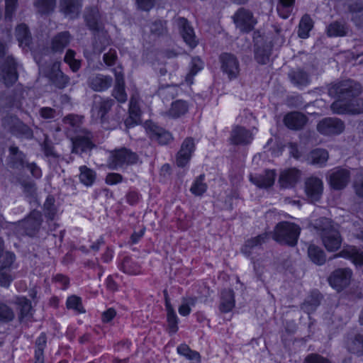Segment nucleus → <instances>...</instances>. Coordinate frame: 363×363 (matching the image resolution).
Returning a JSON list of instances; mask_svg holds the SVG:
<instances>
[{
	"label": "nucleus",
	"mask_w": 363,
	"mask_h": 363,
	"mask_svg": "<svg viewBox=\"0 0 363 363\" xmlns=\"http://www.w3.org/2000/svg\"><path fill=\"white\" fill-rule=\"evenodd\" d=\"M46 336L45 333H42L35 342V357L36 359L35 363H43V350L46 346Z\"/></svg>",
	"instance_id": "nucleus-50"
},
{
	"label": "nucleus",
	"mask_w": 363,
	"mask_h": 363,
	"mask_svg": "<svg viewBox=\"0 0 363 363\" xmlns=\"http://www.w3.org/2000/svg\"><path fill=\"white\" fill-rule=\"evenodd\" d=\"M44 213L46 217L52 220L56 214V208L55 206V199L52 196H48L43 206Z\"/></svg>",
	"instance_id": "nucleus-58"
},
{
	"label": "nucleus",
	"mask_w": 363,
	"mask_h": 363,
	"mask_svg": "<svg viewBox=\"0 0 363 363\" xmlns=\"http://www.w3.org/2000/svg\"><path fill=\"white\" fill-rule=\"evenodd\" d=\"M188 111L187 104L182 100L176 101L172 104L168 114L173 118H178L185 114Z\"/></svg>",
	"instance_id": "nucleus-46"
},
{
	"label": "nucleus",
	"mask_w": 363,
	"mask_h": 363,
	"mask_svg": "<svg viewBox=\"0 0 363 363\" xmlns=\"http://www.w3.org/2000/svg\"><path fill=\"white\" fill-rule=\"evenodd\" d=\"M71 35L68 31H63L55 35L52 40L51 49L55 52H62L69 44Z\"/></svg>",
	"instance_id": "nucleus-32"
},
{
	"label": "nucleus",
	"mask_w": 363,
	"mask_h": 363,
	"mask_svg": "<svg viewBox=\"0 0 363 363\" xmlns=\"http://www.w3.org/2000/svg\"><path fill=\"white\" fill-rule=\"evenodd\" d=\"M289 77L291 82L297 86H305L310 82L308 74L301 69L290 71Z\"/></svg>",
	"instance_id": "nucleus-36"
},
{
	"label": "nucleus",
	"mask_w": 363,
	"mask_h": 363,
	"mask_svg": "<svg viewBox=\"0 0 363 363\" xmlns=\"http://www.w3.org/2000/svg\"><path fill=\"white\" fill-rule=\"evenodd\" d=\"M202 68V61L198 57L192 58L189 72L186 77V81L189 84H191L193 83V77L196 75Z\"/></svg>",
	"instance_id": "nucleus-52"
},
{
	"label": "nucleus",
	"mask_w": 363,
	"mask_h": 363,
	"mask_svg": "<svg viewBox=\"0 0 363 363\" xmlns=\"http://www.w3.org/2000/svg\"><path fill=\"white\" fill-rule=\"evenodd\" d=\"M269 239V234L265 233L245 241L242 247V252L247 256H250L255 250L260 248L262 245Z\"/></svg>",
	"instance_id": "nucleus-28"
},
{
	"label": "nucleus",
	"mask_w": 363,
	"mask_h": 363,
	"mask_svg": "<svg viewBox=\"0 0 363 363\" xmlns=\"http://www.w3.org/2000/svg\"><path fill=\"white\" fill-rule=\"evenodd\" d=\"M329 158L328 152L324 149H315L308 155V163L322 167L325 165Z\"/></svg>",
	"instance_id": "nucleus-33"
},
{
	"label": "nucleus",
	"mask_w": 363,
	"mask_h": 363,
	"mask_svg": "<svg viewBox=\"0 0 363 363\" xmlns=\"http://www.w3.org/2000/svg\"><path fill=\"white\" fill-rule=\"evenodd\" d=\"M255 59L259 64H267L269 62L271 50L269 46L260 48L255 50Z\"/></svg>",
	"instance_id": "nucleus-56"
},
{
	"label": "nucleus",
	"mask_w": 363,
	"mask_h": 363,
	"mask_svg": "<svg viewBox=\"0 0 363 363\" xmlns=\"http://www.w3.org/2000/svg\"><path fill=\"white\" fill-rule=\"evenodd\" d=\"M347 350L357 356L363 355V330L347 337L346 342Z\"/></svg>",
	"instance_id": "nucleus-29"
},
{
	"label": "nucleus",
	"mask_w": 363,
	"mask_h": 363,
	"mask_svg": "<svg viewBox=\"0 0 363 363\" xmlns=\"http://www.w3.org/2000/svg\"><path fill=\"white\" fill-rule=\"evenodd\" d=\"M349 11L352 13V21L357 26L363 24V5L360 2H355L349 6Z\"/></svg>",
	"instance_id": "nucleus-45"
},
{
	"label": "nucleus",
	"mask_w": 363,
	"mask_h": 363,
	"mask_svg": "<svg viewBox=\"0 0 363 363\" xmlns=\"http://www.w3.org/2000/svg\"><path fill=\"white\" fill-rule=\"evenodd\" d=\"M204 174L199 176L190 188V191L196 196H202L207 190V184L204 182Z\"/></svg>",
	"instance_id": "nucleus-47"
},
{
	"label": "nucleus",
	"mask_w": 363,
	"mask_h": 363,
	"mask_svg": "<svg viewBox=\"0 0 363 363\" xmlns=\"http://www.w3.org/2000/svg\"><path fill=\"white\" fill-rule=\"evenodd\" d=\"M311 225L320 235L322 242L328 251L334 252L340 248L342 238L337 226L331 220L327 218H320L315 220Z\"/></svg>",
	"instance_id": "nucleus-1"
},
{
	"label": "nucleus",
	"mask_w": 363,
	"mask_h": 363,
	"mask_svg": "<svg viewBox=\"0 0 363 363\" xmlns=\"http://www.w3.org/2000/svg\"><path fill=\"white\" fill-rule=\"evenodd\" d=\"M306 193L310 200L313 202L319 200L323 193V182L317 177H310L305 183Z\"/></svg>",
	"instance_id": "nucleus-22"
},
{
	"label": "nucleus",
	"mask_w": 363,
	"mask_h": 363,
	"mask_svg": "<svg viewBox=\"0 0 363 363\" xmlns=\"http://www.w3.org/2000/svg\"><path fill=\"white\" fill-rule=\"evenodd\" d=\"M235 306V295L232 289H224L221 292L220 310L223 313L230 311Z\"/></svg>",
	"instance_id": "nucleus-35"
},
{
	"label": "nucleus",
	"mask_w": 363,
	"mask_h": 363,
	"mask_svg": "<svg viewBox=\"0 0 363 363\" xmlns=\"http://www.w3.org/2000/svg\"><path fill=\"white\" fill-rule=\"evenodd\" d=\"M348 27L345 23L334 21L327 28V34L330 37H342L348 33Z\"/></svg>",
	"instance_id": "nucleus-38"
},
{
	"label": "nucleus",
	"mask_w": 363,
	"mask_h": 363,
	"mask_svg": "<svg viewBox=\"0 0 363 363\" xmlns=\"http://www.w3.org/2000/svg\"><path fill=\"white\" fill-rule=\"evenodd\" d=\"M253 139L252 134L242 126L235 127L230 133V141L235 145H246Z\"/></svg>",
	"instance_id": "nucleus-21"
},
{
	"label": "nucleus",
	"mask_w": 363,
	"mask_h": 363,
	"mask_svg": "<svg viewBox=\"0 0 363 363\" xmlns=\"http://www.w3.org/2000/svg\"><path fill=\"white\" fill-rule=\"evenodd\" d=\"M301 229L298 225L290 222H280L274 228L273 239L277 242L289 246L297 243Z\"/></svg>",
	"instance_id": "nucleus-3"
},
{
	"label": "nucleus",
	"mask_w": 363,
	"mask_h": 363,
	"mask_svg": "<svg viewBox=\"0 0 363 363\" xmlns=\"http://www.w3.org/2000/svg\"><path fill=\"white\" fill-rule=\"evenodd\" d=\"M330 108L333 113L342 114H359L363 113V98H354L351 100L343 101H335Z\"/></svg>",
	"instance_id": "nucleus-5"
},
{
	"label": "nucleus",
	"mask_w": 363,
	"mask_h": 363,
	"mask_svg": "<svg viewBox=\"0 0 363 363\" xmlns=\"http://www.w3.org/2000/svg\"><path fill=\"white\" fill-rule=\"evenodd\" d=\"M295 0H279L277 11L282 18H287L291 13Z\"/></svg>",
	"instance_id": "nucleus-42"
},
{
	"label": "nucleus",
	"mask_w": 363,
	"mask_h": 363,
	"mask_svg": "<svg viewBox=\"0 0 363 363\" xmlns=\"http://www.w3.org/2000/svg\"><path fill=\"white\" fill-rule=\"evenodd\" d=\"M344 129V122L337 118H325L317 125L318 131L325 135L340 134Z\"/></svg>",
	"instance_id": "nucleus-11"
},
{
	"label": "nucleus",
	"mask_w": 363,
	"mask_h": 363,
	"mask_svg": "<svg viewBox=\"0 0 363 363\" xmlns=\"http://www.w3.org/2000/svg\"><path fill=\"white\" fill-rule=\"evenodd\" d=\"M300 176V171L296 168L285 169L279 175V183L282 188L292 187L297 183Z\"/></svg>",
	"instance_id": "nucleus-27"
},
{
	"label": "nucleus",
	"mask_w": 363,
	"mask_h": 363,
	"mask_svg": "<svg viewBox=\"0 0 363 363\" xmlns=\"http://www.w3.org/2000/svg\"><path fill=\"white\" fill-rule=\"evenodd\" d=\"M353 189L356 196L360 199H363V174H359L353 183Z\"/></svg>",
	"instance_id": "nucleus-64"
},
{
	"label": "nucleus",
	"mask_w": 363,
	"mask_h": 363,
	"mask_svg": "<svg viewBox=\"0 0 363 363\" xmlns=\"http://www.w3.org/2000/svg\"><path fill=\"white\" fill-rule=\"evenodd\" d=\"M363 90L362 84L354 79H347L331 84L328 89L330 96H336L337 100L346 101L359 96Z\"/></svg>",
	"instance_id": "nucleus-2"
},
{
	"label": "nucleus",
	"mask_w": 363,
	"mask_h": 363,
	"mask_svg": "<svg viewBox=\"0 0 363 363\" xmlns=\"http://www.w3.org/2000/svg\"><path fill=\"white\" fill-rule=\"evenodd\" d=\"M275 177L274 170H266L264 174L250 175V181L259 188H267L273 185Z\"/></svg>",
	"instance_id": "nucleus-30"
},
{
	"label": "nucleus",
	"mask_w": 363,
	"mask_h": 363,
	"mask_svg": "<svg viewBox=\"0 0 363 363\" xmlns=\"http://www.w3.org/2000/svg\"><path fill=\"white\" fill-rule=\"evenodd\" d=\"M66 304L67 308L72 309L78 313H85V310L82 306V299L79 296L72 295L68 297Z\"/></svg>",
	"instance_id": "nucleus-53"
},
{
	"label": "nucleus",
	"mask_w": 363,
	"mask_h": 363,
	"mask_svg": "<svg viewBox=\"0 0 363 363\" xmlns=\"http://www.w3.org/2000/svg\"><path fill=\"white\" fill-rule=\"evenodd\" d=\"M18 0H5V18L11 21L16 10Z\"/></svg>",
	"instance_id": "nucleus-60"
},
{
	"label": "nucleus",
	"mask_w": 363,
	"mask_h": 363,
	"mask_svg": "<svg viewBox=\"0 0 363 363\" xmlns=\"http://www.w3.org/2000/svg\"><path fill=\"white\" fill-rule=\"evenodd\" d=\"M219 60L221 69L228 79L232 80L237 78L240 73V64L237 57L231 53L225 52L220 55Z\"/></svg>",
	"instance_id": "nucleus-9"
},
{
	"label": "nucleus",
	"mask_w": 363,
	"mask_h": 363,
	"mask_svg": "<svg viewBox=\"0 0 363 363\" xmlns=\"http://www.w3.org/2000/svg\"><path fill=\"white\" fill-rule=\"evenodd\" d=\"M333 257H345L351 259L355 264L363 265V252L352 246L343 249Z\"/></svg>",
	"instance_id": "nucleus-31"
},
{
	"label": "nucleus",
	"mask_w": 363,
	"mask_h": 363,
	"mask_svg": "<svg viewBox=\"0 0 363 363\" xmlns=\"http://www.w3.org/2000/svg\"><path fill=\"white\" fill-rule=\"evenodd\" d=\"M321 295L318 291H313L311 293L310 297L303 303V308L306 311L314 310L320 302Z\"/></svg>",
	"instance_id": "nucleus-55"
},
{
	"label": "nucleus",
	"mask_w": 363,
	"mask_h": 363,
	"mask_svg": "<svg viewBox=\"0 0 363 363\" xmlns=\"http://www.w3.org/2000/svg\"><path fill=\"white\" fill-rule=\"evenodd\" d=\"M42 215L38 211H33L24 220L18 223V231L21 234L34 235L42 223Z\"/></svg>",
	"instance_id": "nucleus-7"
},
{
	"label": "nucleus",
	"mask_w": 363,
	"mask_h": 363,
	"mask_svg": "<svg viewBox=\"0 0 363 363\" xmlns=\"http://www.w3.org/2000/svg\"><path fill=\"white\" fill-rule=\"evenodd\" d=\"M149 29L150 35L155 38L164 36L168 33L167 21L160 19L150 23Z\"/></svg>",
	"instance_id": "nucleus-41"
},
{
	"label": "nucleus",
	"mask_w": 363,
	"mask_h": 363,
	"mask_svg": "<svg viewBox=\"0 0 363 363\" xmlns=\"http://www.w3.org/2000/svg\"><path fill=\"white\" fill-rule=\"evenodd\" d=\"M3 125L5 128H7L13 134L20 135L26 139H31L33 137L32 129L19 121L15 116H6L3 119Z\"/></svg>",
	"instance_id": "nucleus-8"
},
{
	"label": "nucleus",
	"mask_w": 363,
	"mask_h": 363,
	"mask_svg": "<svg viewBox=\"0 0 363 363\" xmlns=\"http://www.w3.org/2000/svg\"><path fill=\"white\" fill-rule=\"evenodd\" d=\"M233 21L236 28L243 33H249L253 30L257 23L252 12L244 8L238 10L233 16Z\"/></svg>",
	"instance_id": "nucleus-10"
},
{
	"label": "nucleus",
	"mask_w": 363,
	"mask_h": 363,
	"mask_svg": "<svg viewBox=\"0 0 363 363\" xmlns=\"http://www.w3.org/2000/svg\"><path fill=\"white\" fill-rule=\"evenodd\" d=\"M79 169L80 181L86 186H91L94 183L96 178L95 172L92 169L88 168L86 166L80 167Z\"/></svg>",
	"instance_id": "nucleus-51"
},
{
	"label": "nucleus",
	"mask_w": 363,
	"mask_h": 363,
	"mask_svg": "<svg viewBox=\"0 0 363 363\" xmlns=\"http://www.w3.org/2000/svg\"><path fill=\"white\" fill-rule=\"evenodd\" d=\"M85 20L90 29L94 30H99L100 29L101 16L98 9H89L85 15Z\"/></svg>",
	"instance_id": "nucleus-39"
},
{
	"label": "nucleus",
	"mask_w": 363,
	"mask_h": 363,
	"mask_svg": "<svg viewBox=\"0 0 363 363\" xmlns=\"http://www.w3.org/2000/svg\"><path fill=\"white\" fill-rule=\"evenodd\" d=\"M121 269L126 274H138L140 272L139 266L131 261L129 257L124 258L121 266Z\"/></svg>",
	"instance_id": "nucleus-54"
},
{
	"label": "nucleus",
	"mask_w": 363,
	"mask_h": 363,
	"mask_svg": "<svg viewBox=\"0 0 363 363\" xmlns=\"http://www.w3.org/2000/svg\"><path fill=\"white\" fill-rule=\"evenodd\" d=\"M141 111L139 105V97L133 95L129 103V117L125 121L127 128H130L140 122Z\"/></svg>",
	"instance_id": "nucleus-20"
},
{
	"label": "nucleus",
	"mask_w": 363,
	"mask_h": 363,
	"mask_svg": "<svg viewBox=\"0 0 363 363\" xmlns=\"http://www.w3.org/2000/svg\"><path fill=\"white\" fill-rule=\"evenodd\" d=\"M177 352L179 354L185 357L187 359L192 361L193 363L201 362L200 354L196 351L191 350L190 347L185 344L179 345L177 347Z\"/></svg>",
	"instance_id": "nucleus-44"
},
{
	"label": "nucleus",
	"mask_w": 363,
	"mask_h": 363,
	"mask_svg": "<svg viewBox=\"0 0 363 363\" xmlns=\"http://www.w3.org/2000/svg\"><path fill=\"white\" fill-rule=\"evenodd\" d=\"M113 105V101L112 99H104L100 97H99V99L95 98L91 109L93 116L103 121L106 114L111 110Z\"/></svg>",
	"instance_id": "nucleus-26"
},
{
	"label": "nucleus",
	"mask_w": 363,
	"mask_h": 363,
	"mask_svg": "<svg viewBox=\"0 0 363 363\" xmlns=\"http://www.w3.org/2000/svg\"><path fill=\"white\" fill-rule=\"evenodd\" d=\"M139 159L138 155L125 147L116 149L111 152L107 166L110 169L116 170L124 166L135 164Z\"/></svg>",
	"instance_id": "nucleus-4"
},
{
	"label": "nucleus",
	"mask_w": 363,
	"mask_h": 363,
	"mask_svg": "<svg viewBox=\"0 0 363 363\" xmlns=\"http://www.w3.org/2000/svg\"><path fill=\"white\" fill-rule=\"evenodd\" d=\"M16 37L20 46H28L31 41V34L28 26L21 23L16 28Z\"/></svg>",
	"instance_id": "nucleus-37"
},
{
	"label": "nucleus",
	"mask_w": 363,
	"mask_h": 363,
	"mask_svg": "<svg viewBox=\"0 0 363 363\" xmlns=\"http://www.w3.org/2000/svg\"><path fill=\"white\" fill-rule=\"evenodd\" d=\"M352 274L348 268L337 269L330 275L329 284L337 291H340L350 284Z\"/></svg>",
	"instance_id": "nucleus-13"
},
{
	"label": "nucleus",
	"mask_w": 363,
	"mask_h": 363,
	"mask_svg": "<svg viewBox=\"0 0 363 363\" xmlns=\"http://www.w3.org/2000/svg\"><path fill=\"white\" fill-rule=\"evenodd\" d=\"M23 193L27 197L34 198L36 194L37 187L33 182L23 181L21 182Z\"/></svg>",
	"instance_id": "nucleus-59"
},
{
	"label": "nucleus",
	"mask_w": 363,
	"mask_h": 363,
	"mask_svg": "<svg viewBox=\"0 0 363 363\" xmlns=\"http://www.w3.org/2000/svg\"><path fill=\"white\" fill-rule=\"evenodd\" d=\"M11 155V167L16 169H21L26 167L33 175V177L38 179L42 176L40 168L37 166L34 162H27L25 160V155L23 152H20L18 148L15 146H11L9 148Z\"/></svg>",
	"instance_id": "nucleus-6"
},
{
	"label": "nucleus",
	"mask_w": 363,
	"mask_h": 363,
	"mask_svg": "<svg viewBox=\"0 0 363 363\" xmlns=\"http://www.w3.org/2000/svg\"><path fill=\"white\" fill-rule=\"evenodd\" d=\"M14 318L13 311L5 304H0V320L7 322Z\"/></svg>",
	"instance_id": "nucleus-62"
},
{
	"label": "nucleus",
	"mask_w": 363,
	"mask_h": 363,
	"mask_svg": "<svg viewBox=\"0 0 363 363\" xmlns=\"http://www.w3.org/2000/svg\"><path fill=\"white\" fill-rule=\"evenodd\" d=\"M3 243V240L0 238V268L10 269L15 259V255L10 252H4Z\"/></svg>",
	"instance_id": "nucleus-49"
},
{
	"label": "nucleus",
	"mask_w": 363,
	"mask_h": 363,
	"mask_svg": "<svg viewBox=\"0 0 363 363\" xmlns=\"http://www.w3.org/2000/svg\"><path fill=\"white\" fill-rule=\"evenodd\" d=\"M113 79L110 76L96 74L88 79V86L94 91H103L108 89L112 84Z\"/></svg>",
	"instance_id": "nucleus-23"
},
{
	"label": "nucleus",
	"mask_w": 363,
	"mask_h": 363,
	"mask_svg": "<svg viewBox=\"0 0 363 363\" xmlns=\"http://www.w3.org/2000/svg\"><path fill=\"white\" fill-rule=\"evenodd\" d=\"M174 23L179 28V33L184 39V42L191 48H195L198 41L193 28L189 24L187 19L183 17H178L174 19Z\"/></svg>",
	"instance_id": "nucleus-15"
},
{
	"label": "nucleus",
	"mask_w": 363,
	"mask_h": 363,
	"mask_svg": "<svg viewBox=\"0 0 363 363\" xmlns=\"http://www.w3.org/2000/svg\"><path fill=\"white\" fill-rule=\"evenodd\" d=\"M16 303L20 307L21 317L26 316L31 309L30 301L25 297H18Z\"/></svg>",
	"instance_id": "nucleus-61"
},
{
	"label": "nucleus",
	"mask_w": 363,
	"mask_h": 363,
	"mask_svg": "<svg viewBox=\"0 0 363 363\" xmlns=\"http://www.w3.org/2000/svg\"><path fill=\"white\" fill-rule=\"evenodd\" d=\"M116 77V85L113 90V96L120 103H124L127 100V94L125 91V82L122 68L117 67L113 69Z\"/></svg>",
	"instance_id": "nucleus-19"
},
{
	"label": "nucleus",
	"mask_w": 363,
	"mask_h": 363,
	"mask_svg": "<svg viewBox=\"0 0 363 363\" xmlns=\"http://www.w3.org/2000/svg\"><path fill=\"white\" fill-rule=\"evenodd\" d=\"M310 259L318 265H323L326 261L325 252L318 246L311 245L308 248Z\"/></svg>",
	"instance_id": "nucleus-40"
},
{
	"label": "nucleus",
	"mask_w": 363,
	"mask_h": 363,
	"mask_svg": "<svg viewBox=\"0 0 363 363\" xmlns=\"http://www.w3.org/2000/svg\"><path fill=\"white\" fill-rule=\"evenodd\" d=\"M60 7L65 16L74 18L81 11L82 0H60Z\"/></svg>",
	"instance_id": "nucleus-25"
},
{
	"label": "nucleus",
	"mask_w": 363,
	"mask_h": 363,
	"mask_svg": "<svg viewBox=\"0 0 363 363\" xmlns=\"http://www.w3.org/2000/svg\"><path fill=\"white\" fill-rule=\"evenodd\" d=\"M313 26V21L309 15L305 14L301 19L298 26V36L301 38H306L309 31Z\"/></svg>",
	"instance_id": "nucleus-43"
},
{
	"label": "nucleus",
	"mask_w": 363,
	"mask_h": 363,
	"mask_svg": "<svg viewBox=\"0 0 363 363\" xmlns=\"http://www.w3.org/2000/svg\"><path fill=\"white\" fill-rule=\"evenodd\" d=\"M50 78L55 85L59 89H63L65 87L69 81V78L60 69L59 62L53 64L52 72L50 73Z\"/></svg>",
	"instance_id": "nucleus-34"
},
{
	"label": "nucleus",
	"mask_w": 363,
	"mask_h": 363,
	"mask_svg": "<svg viewBox=\"0 0 363 363\" xmlns=\"http://www.w3.org/2000/svg\"><path fill=\"white\" fill-rule=\"evenodd\" d=\"M1 76L6 86L13 85L18 79L16 65L12 57H7L1 66Z\"/></svg>",
	"instance_id": "nucleus-17"
},
{
	"label": "nucleus",
	"mask_w": 363,
	"mask_h": 363,
	"mask_svg": "<svg viewBox=\"0 0 363 363\" xmlns=\"http://www.w3.org/2000/svg\"><path fill=\"white\" fill-rule=\"evenodd\" d=\"M328 177L330 186L336 190L344 189L350 181V171L340 167L332 169Z\"/></svg>",
	"instance_id": "nucleus-16"
},
{
	"label": "nucleus",
	"mask_w": 363,
	"mask_h": 363,
	"mask_svg": "<svg viewBox=\"0 0 363 363\" xmlns=\"http://www.w3.org/2000/svg\"><path fill=\"white\" fill-rule=\"evenodd\" d=\"M13 280L10 269L0 268V285L7 287Z\"/></svg>",
	"instance_id": "nucleus-63"
},
{
	"label": "nucleus",
	"mask_w": 363,
	"mask_h": 363,
	"mask_svg": "<svg viewBox=\"0 0 363 363\" xmlns=\"http://www.w3.org/2000/svg\"><path fill=\"white\" fill-rule=\"evenodd\" d=\"M92 139L93 134L88 130H84L82 134L72 138V152L82 154V152L91 150L95 147Z\"/></svg>",
	"instance_id": "nucleus-12"
},
{
	"label": "nucleus",
	"mask_w": 363,
	"mask_h": 363,
	"mask_svg": "<svg viewBox=\"0 0 363 363\" xmlns=\"http://www.w3.org/2000/svg\"><path fill=\"white\" fill-rule=\"evenodd\" d=\"M56 5V0H36L34 6L41 14L49 13L53 11Z\"/></svg>",
	"instance_id": "nucleus-48"
},
{
	"label": "nucleus",
	"mask_w": 363,
	"mask_h": 363,
	"mask_svg": "<svg viewBox=\"0 0 363 363\" xmlns=\"http://www.w3.org/2000/svg\"><path fill=\"white\" fill-rule=\"evenodd\" d=\"M166 311L169 331L171 333H175L178 330V317L174 309H169Z\"/></svg>",
	"instance_id": "nucleus-57"
},
{
	"label": "nucleus",
	"mask_w": 363,
	"mask_h": 363,
	"mask_svg": "<svg viewBox=\"0 0 363 363\" xmlns=\"http://www.w3.org/2000/svg\"><path fill=\"white\" fill-rule=\"evenodd\" d=\"M145 129L150 139L160 145H167L173 140L169 131L152 122L146 123Z\"/></svg>",
	"instance_id": "nucleus-14"
},
{
	"label": "nucleus",
	"mask_w": 363,
	"mask_h": 363,
	"mask_svg": "<svg viewBox=\"0 0 363 363\" xmlns=\"http://www.w3.org/2000/svg\"><path fill=\"white\" fill-rule=\"evenodd\" d=\"M306 121V116L297 111L289 113L284 118L285 125L289 129L296 130L302 129Z\"/></svg>",
	"instance_id": "nucleus-24"
},
{
	"label": "nucleus",
	"mask_w": 363,
	"mask_h": 363,
	"mask_svg": "<svg viewBox=\"0 0 363 363\" xmlns=\"http://www.w3.org/2000/svg\"><path fill=\"white\" fill-rule=\"evenodd\" d=\"M195 150V143L193 138H186L182 143L181 148L177 155V166L183 167L189 162L192 153Z\"/></svg>",
	"instance_id": "nucleus-18"
}]
</instances>
